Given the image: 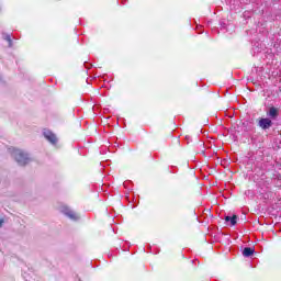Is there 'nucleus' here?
Returning <instances> with one entry per match:
<instances>
[{
    "label": "nucleus",
    "instance_id": "obj_3",
    "mask_svg": "<svg viewBox=\"0 0 281 281\" xmlns=\"http://www.w3.org/2000/svg\"><path fill=\"white\" fill-rule=\"evenodd\" d=\"M278 115H280V110L276 106H270L267 112V116L270 117L269 120H278Z\"/></svg>",
    "mask_w": 281,
    "mask_h": 281
},
{
    "label": "nucleus",
    "instance_id": "obj_7",
    "mask_svg": "<svg viewBox=\"0 0 281 281\" xmlns=\"http://www.w3.org/2000/svg\"><path fill=\"white\" fill-rule=\"evenodd\" d=\"M7 41L9 42V46L12 47V38H10V36H7Z\"/></svg>",
    "mask_w": 281,
    "mask_h": 281
},
{
    "label": "nucleus",
    "instance_id": "obj_9",
    "mask_svg": "<svg viewBox=\"0 0 281 281\" xmlns=\"http://www.w3.org/2000/svg\"><path fill=\"white\" fill-rule=\"evenodd\" d=\"M3 223H4V221H3V218H1L0 220V227H3Z\"/></svg>",
    "mask_w": 281,
    "mask_h": 281
},
{
    "label": "nucleus",
    "instance_id": "obj_8",
    "mask_svg": "<svg viewBox=\"0 0 281 281\" xmlns=\"http://www.w3.org/2000/svg\"><path fill=\"white\" fill-rule=\"evenodd\" d=\"M68 216H69L70 218H76V215H75L74 213H68Z\"/></svg>",
    "mask_w": 281,
    "mask_h": 281
},
{
    "label": "nucleus",
    "instance_id": "obj_5",
    "mask_svg": "<svg viewBox=\"0 0 281 281\" xmlns=\"http://www.w3.org/2000/svg\"><path fill=\"white\" fill-rule=\"evenodd\" d=\"M256 252V249L251 248V247H246L243 250V256L245 258H249L250 256H254V254Z\"/></svg>",
    "mask_w": 281,
    "mask_h": 281
},
{
    "label": "nucleus",
    "instance_id": "obj_6",
    "mask_svg": "<svg viewBox=\"0 0 281 281\" xmlns=\"http://www.w3.org/2000/svg\"><path fill=\"white\" fill-rule=\"evenodd\" d=\"M225 221H226V223H231V225L234 227V225H236V223H238V215L226 216Z\"/></svg>",
    "mask_w": 281,
    "mask_h": 281
},
{
    "label": "nucleus",
    "instance_id": "obj_2",
    "mask_svg": "<svg viewBox=\"0 0 281 281\" xmlns=\"http://www.w3.org/2000/svg\"><path fill=\"white\" fill-rule=\"evenodd\" d=\"M257 126H259V128L262 131H269V128L273 126V121H271L269 117H260L258 119Z\"/></svg>",
    "mask_w": 281,
    "mask_h": 281
},
{
    "label": "nucleus",
    "instance_id": "obj_1",
    "mask_svg": "<svg viewBox=\"0 0 281 281\" xmlns=\"http://www.w3.org/2000/svg\"><path fill=\"white\" fill-rule=\"evenodd\" d=\"M13 157L20 166H27V164L32 161V159L30 158V155H27V153L21 149H15L13 151Z\"/></svg>",
    "mask_w": 281,
    "mask_h": 281
},
{
    "label": "nucleus",
    "instance_id": "obj_4",
    "mask_svg": "<svg viewBox=\"0 0 281 281\" xmlns=\"http://www.w3.org/2000/svg\"><path fill=\"white\" fill-rule=\"evenodd\" d=\"M45 137L48 142H50V144H56L58 142V138L56 137V134H54L52 132H46Z\"/></svg>",
    "mask_w": 281,
    "mask_h": 281
}]
</instances>
